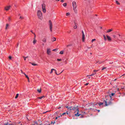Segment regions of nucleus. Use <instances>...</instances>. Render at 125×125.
Listing matches in <instances>:
<instances>
[{
  "label": "nucleus",
  "instance_id": "f257e3e1",
  "mask_svg": "<svg viewBox=\"0 0 125 125\" xmlns=\"http://www.w3.org/2000/svg\"><path fill=\"white\" fill-rule=\"evenodd\" d=\"M73 110H76L77 111V113L76 114H75V115L77 116H79L80 115V114H79V111L78 108V106H76L75 107H73Z\"/></svg>",
  "mask_w": 125,
  "mask_h": 125
},
{
  "label": "nucleus",
  "instance_id": "f03ea898",
  "mask_svg": "<svg viewBox=\"0 0 125 125\" xmlns=\"http://www.w3.org/2000/svg\"><path fill=\"white\" fill-rule=\"evenodd\" d=\"M37 15L39 19L41 20L42 19V13L41 11L39 10L37 11Z\"/></svg>",
  "mask_w": 125,
  "mask_h": 125
},
{
  "label": "nucleus",
  "instance_id": "7ed1b4c3",
  "mask_svg": "<svg viewBox=\"0 0 125 125\" xmlns=\"http://www.w3.org/2000/svg\"><path fill=\"white\" fill-rule=\"evenodd\" d=\"M73 9L75 13H77V10H76V8L77 6L76 5V3L75 1H73Z\"/></svg>",
  "mask_w": 125,
  "mask_h": 125
},
{
  "label": "nucleus",
  "instance_id": "20e7f679",
  "mask_svg": "<svg viewBox=\"0 0 125 125\" xmlns=\"http://www.w3.org/2000/svg\"><path fill=\"white\" fill-rule=\"evenodd\" d=\"M104 102L105 103V106H107L111 104H112L111 102L110 101H109L108 102H107L106 100H104Z\"/></svg>",
  "mask_w": 125,
  "mask_h": 125
},
{
  "label": "nucleus",
  "instance_id": "39448f33",
  "mask_svg": "<svg viewBox=\"0 0 125 125\" xmlns=\"http://www.w3.org/2000/svg\"><path fill=\"white\" fill-rule=\"evenodd\" d=\"M42 11L44 13H45L46 12L45 9V4L43 3L42 5Z\"/></svg>",
  "mask_w": 125,
  "mask_h": 125
},
{
  "label": "nucleus",
  "instance_id": "423d86ee",
  "mask_svg": "<svg viewBox=\"0 0 125 125\" xmlns=\"http://www.w3.org/2000/svg\"><path fill=\"white\" fill-rule=\"evenodd\" d=\"M49 23L50 25V28L51 31H52V22L51 20L49 21Z\"/></svg>",
  "mask_w": 125,
  "mask_h": 125
},
{
  "label": "nucleus",
  "instance_id": "0eeeda50",
  "mask_svg": "<svg viewBox=\"0 0 125 125\" xmlns=\"http://www.w3.org/2000/svg\"><path fill=\"white\" fill-rule=\"evenodd\" d=\"M82 41L84 42L85 39V35L83 31H82Z\"/></svg>",
  "mask_w": 125,
  "mask_h": 125
},
{
  "label": "nucleus",
  "instance_id": "6e6552de",
  "mask_svg": "<svg viewBox=\"0 0 125 125\" xmlns=\"http://www.w3.org/2000/svg\"><path fill=\"white\" fill-rule=\"evenodd\" d=\"M10 7L11 6H7L5 8V9L6 10H9Z\"/></svg>",
  "mask_w": 125,
  "mask_h": 125
},
{
  "label": "nucleus",
  "instance_id": "1a4fd4ad",
  "mask_svg": "<svg viewBox=\"0 0 125 125\" xmlns=\"http://www.w3.org/2000/svg\"><path fill=\"white\" fill-rule=\"evenodd\" d=\"M65 107L67 108L68 110H73V107L72 106L68 107V106H66Z\"/></svg>",
  "mask_w": 125,
  "mask_h": 125
},
{
  "label": "nucleus",
  "instance_id": "9d476101",
  "mask_svg": "<svg viewBox=\"0 0 125 125\" xmlns=\"http://www.w3.org/2000/svg\"><path fill=\"white\" fill-rule=\"evenodd\" d=\"M36 37V35H35V37L34 38V39H33L34 40L33 41V43L34 44H35L36 43V42H37V40H35Z\"/></svg>",
  "mask_w": 125,
  "mask_h": 125
},
{
  "label": "nucleus",
  "instance_id": "9b49d317",
  "mask_svg": "<svg viewBox=\"0 0 125 125\" xmlns=\"http://www.w3.org/2000/svg\"><path fill=\"white\" fill-rule=\"evenodd\" d=\"M50 49L49 48H48L47 49V53L48 55L50 54V53L51 52V51H50Z\"/></svg>",
  "mask_w": 125,
  "mask_h": 125
},
{
  "label": "nucleus",
  "instance_id": "f8f14e48",
  "mask_svg": "<svg viewBox=\"0 0 125 125\" xmlns=\"http://www.w3.org/2000/svg\"><path fill=\"white\" fill-rule=\"evenodd\" d=\"M106 36L107 39L109 41H111V38L109 36L107 35H106Z\"/></svg>",
  "mask_w": 125,
  "mask_h": 125
},
{
  "label": "nucleus",
  "instance_id": "ddd939ff",
  "mask_svg": "<svg viewBox=\"0 0 125 125\" xmlns=\"http://www.w3.org/2000/svg\"><path fill=\"white\" fill-rule=\"evenodd\" d=\"M32 125H38V124L36 122H34L32 124Z\"/></svg>",
  "mask_w": 125,
  "mask_h": 125
},
{
  "label": "nucleus",
  "instance_id": "4468645a",
  "mask_svg": "<svg viewBox=\"0 0 125 125\" xmlns=\"http://www.w3.org/2000/svg\"><path fill=\"white\" fill-rule=\"evenodd\" d=\"M113 31V29H111L108 30L106 32L107 33H109L110 32Z\"/></svg>",
  "mask_w": 125,
  "mask_h": 125
},
{
  "label": "nucleus",
  "instance_id": "2eb2a0df",
  "mask_svg": "<svg viewBox=\"0 0 125 125\" xmlns=\"http://www.w3.org/2000/svg\"><path fill=\"white\" fill-rule=\"evenodd\" d=\"M74 23H75V26L74 27V29H76L77 28V23H76L75 22H74Z\"/></svg>",
  "mask_w": 125,
  "mask_h": 125
},
{
  "label": "nucleus",
  "instance_id": "dca6fc26",
  "mask_svg": "<svg viewBox=\"0 0 125 125\" xmlns=\"http://www.w3.org/2000/svg\"><path fill=\"white\" fill-rule=\"evenodd\" d=\"M42 41L44 42H46V39L45 38H43L42 40Z\"/></svg>",
  "mask_w": 125,
  "mask_h": 125
},
{
  "label": "nucleus",
  "instance_id": "f3484780",
  "mask_svg": "<svg viewBox=\"0 0 125 125\" xmlns=\"http://www.w3.org/2000/svg\"><path fill=\"white\" fill-rule=\"evenodd\" d=\"M96 72H94L92 74L90 75H87V76H91L93 75H94V74H96Z\"/></svg>",
  "mask_w": 125,
  "mask_h": 125
},
{
  "label": "nucleus",
  "instance_id": "a211bd4d",
  "mask_svg": "<svg viewBox=\"0 0 125 125\" xmlns=\"http://www.w3.org/2000/svg\"><path fill=\"white\" fill-rule=\"evenodd\" d=\"M52 41L53 42L54 41H56V39L55 38L53 37L52 39Z\"/></svg>",
  "mask_w": 125,
  "mask_h": 125
},
{
  "label": "nucleus",
  "instance_id": "6ab92c4d",
  "mask_svg": "<svg viewBox=\"0 0 125 125\" xmlns=\"http://www.w3.org/2000/svg\"><path fill=\"white\" fill-rule=\"evenodd\" d=\"M115 94V93H112L111 94H110V97H111L112 96H113L114 94Z\"/></svg>",
  "mask_w": 125,
  "mask_h": 125
},
{
  "label": "nucleus",
  "instance_id": "aec40b11",
  "mask_svg": "<svg viewBox=\"0 0 125 125\" xmlns=\"http://www.w3.org/2000/svg\"><path fill=\"white\" fill-rule=\"evenodd\" d=\"M22 57H23V58H24V60L25 61L26 60V58H28V56H27L26 57H25L24 56H23Z\"/></svg>",
  "mask_w": 125,
  "mask_h": 125
},
{
  "label": "nucleus",
  "instance_id": "412c9836",
  "mask_svg": "<svg viewBox=\"0 0 125 125\" xmlns=\"http://www.w3.org/2000/svg\"><path fill=\"white\" fill-rule=\"evenodd\" d=\"M104 103H98L99 105V106H100L101 105H102Z\"/></svg>",
  "mask_w": 125,
  "mask_h": 125
},
{
  "label": "nucleus",
  "instance_id": "4be33fe9",
  "mask_svg": "<svg viewBox=\"0 0 125 125\" xmlns=\"http://www.w3.org/2000/svg\"><path fill=\"white\" fill-rule=\"evenodd\" d=\"M37 91L39 93H40L41 92V89H38Z\"/></svg>",
  "mask_w": 125,
  "mask_h": 125
},
{
  "label": "nucleus",
  "instance_id": "5701e85b",
  "mask_svg": "<svg viewBox=\"0 0 125 125\" xmlns=\"http://www.w3.org/2000/svg\"><path fill=\"white\" fill-rule=\"evenodd\" d=\"M53 70H54L55 71V70L54 69H52L51 70V71L50 73H52Z\"/></svg>",
  "mask_w": 125,
  "mask_h": 125
},
{
  "label": "nucleus",
  "instance_id": "b1692460",
  "mask_svg": "<svg viewBox=\"0 0 125 125\" xmlns=\"http://www.w3.org/2000/svg\"><path fill=\"white\" fill-rule=\"evenodd\" d=\"M67 114V115H68V113H67V112H66V113H63L62 115H65V114Z\"/></svg>",
  "mask_w": 125,
  "mask_h": 125
},
{
  "label": "nucleus",
  "instance_id": "393cba45",
  "mask_svg": "<svg viewBox=\"0 0 125 125\" xmlns=\"http://www.w3.org/2000/svg\"><path fill=\"white\" fill-rule=\"evenodd\" d=\"M19 95V94H16V96L15 97V98L16 99L18 97Z\"/></svg>",
  "mask_w": 125,
  "mask_h": 125
},
{
  "label": "nucleus",
  "instance_id": "a878e982",
  "mask_svg": "<svg viewBox=\"0 0 125 125\" xmlns=\"http://www.w3.org/2000/svg\"><path fill=\"white\" fill-rule=\"evenodd\" d=\"M31 63L32 65H33L35 66L37 65V64H35L34 63Z\"/></svg>",
  "mask_w": 125,
  "mask_h": 125
},
{
  "label": "nucleus",
  "instance_id": "bb28decb",
  "mask_svg": "<svg viewBox=\"0 0 125 125\" xmlns=\"http://www.w3.org/2000/svg\"><path fill=\"white\" fill-rule=\"evenodd\" d=\"M102 62H101V61H98L97 62V63H98L99 64H101Z\"/></svg>",
  "mask_w": 125,
  "mask_h": 125
},
{
  "label": "nucleus",
  "instance_id": "cd10ccee",
  "mask_svg": "<svg viewBox=\"0 0 125 125\" xmlns=\"http://www.w3.org/2000/svg\"><path fill=\"white\" fill-rule=\"evenodd\" d=\"M23 74H24L25 75V77L26 78H27V79H28V78H29V77H28V76L25 73H23Z\"/></svg>",
  "mask_w": 125,
  "mask_h": 125
},
{
  "label": "nucleus",
  "instance_id": "c85d7f7f",
  "mask_svg": "<svg viewBox=\"0 0 125 125\" xmlns=\"http://www.w3.org/2000/svg\"><path fill=\"white\" fill-rule=\"evenodd\" d=\"M97 104L96 103L95 104H91V105H92V106H94L96 105H97Z\"/></svg>",
  "mask_w": 125,
  "mask_h": 125
},
{
  "label": "nucleus",
  "instance_id": "c756f323",
  "mask_svg": "<svg viewBox=\"0 0 125 125\" xmlns=\"http://www.w3.org/2000/svg\"><path fill=\"white\" fill-rule=\"evenodd\" d=\"M66 5L67 4L66 3H64L63 4V5L65 7L66 6Z\"/></svg>",
  "mask_w": 125,
  "mask_h": 125
},
{
  "label": "nucleus",
  "instance_id": "7c9ffc66",
  "mask_svg": "<svg viewBox=\"0 0 125 125\" xmlns=\"http://www.w3.org/2000/svg\"><path fill=\"white\" fill-rule=\"evenodd\" d=\"M11 18L10 17H9L8 21L9 22H10L11 21Z\"/></svg>",
  "mask_w": 125,
  "mask_h": 125
},
{
  "label": "nucleus",
  "instance_id": "2f4dec72",
  "mask_svg": "<svg viewBox=\"0 0 125 125\" xmlns=\"http://www.w3.org/2000/svg\"><path fill=\"white\" fill-rule=\"evenodd\" d=\"M44 96H41L40 97H38V98H39L40 99H41L43 97H44Z\"/></svg>",
  "mask_w": 125,
  "mask_h": 125
},
{
  "label": "nucleus",
  "instance_id": "473e14b6",
  "mask_svg": "<svg viewBox=\"0 0 125 125\" xmlns=\"http://www.w3.org/2000/svg\"><path fill=\"white\" fill-rule=\"evenodd\" d=\"M59 53L61 54H62L63 53V51H61Z\"/></svg>",
  "mask_w": 125,
  "mask_h": 125
},
{
  "label": "nucleus",
  "instance_id": "72a5a7b5",
  "mask_svg": "<svg viewBox=\"0 0 125 125\" xmlns=\"http://www.w3.org/2000/svg\"><path fill=\"white\" fill-rule=\"evenodd\" d=\"M9 26V25L8 24H7L6 25V28H5V29H7V27L8 26Z\"/></svg>",
  "mask_w": 125,
  "mask_h": 125
},
{
  "label": "nucleus",
  "instance_id": "f704fd0d",
  "mask_svg": "<svg viewBox=\"0 0 125 125\" xmlns=\"http://www.w3.org/2000/svg\"><path fill=\"white\" fill-rule=\"evenodd\" d=\"M116 3L118 4L119 5L120 4V3L118 2L117 1H116Z\"/></svg>",
  "mask_w": 125,
  "mask_h": 125
},
{
  "label": "nucleus",
  "instance_id": "c9c22d12",
  "mask_svg": "<svg viewBox=\"0 0 125 125\" xmlns=\"http://www.w3.org/2000/svg\"><path fill=\"white\" fill-rule=\"evenodd\" d=\"M63 71H62L60 73H59V74H57V72H56V70H55V73L57 74V75H59V74H60L61 73H62V72H63Z\"/></svg>",
  "mask_w": 125,
  "mask_h": 125
},
{
  "label": "nucleus",
  "instance_id": "e433bc0d",
  "mask_svg": "<svg viewBox=\"0 0 125 125\" xmlns=\"http://www.w3.org/2000/svg\"><path fill=\"white\" fill-rule=\"evenodd\" d=\"M95 40H96L95 39H93L91 41L92 42H93V41H94Z\"/></svg>",
  "mask_w": 125,
  "mask_h": 125
},
{
  "label": "nucleus",
  "instance_id": "4c0bfd02",
  "mask_svg": "<svg viewBox=\"0 0 125 125\" xmlns=\"http://www.w3.org/2000/svg\"><path fill=\"white\" fill-rule=\"evenodd\" d=\"M103 36L104 37V40H106V38L105 36L104 35Z\"/></svg>",
  "mask_w": 125,
  "mask_h": 125
},
{
  "label": "nucleus",
  "instance_id": "58836bf2",
  "mask_svg": "<svg viewBox=\"0 0 125 125\" xmlns=\"http://www.w3.org/2000/svg\"><path fill=\"white\" fill-rule=\"evenodd\" d=\"M70 14L69 13H66V16H68L69 15H70Z\"/></svg>",
  "mask_w": 125,
  "mask_h": 125
},
{
  "label": "nucleus",
  "instance_id": "ea45409f",
  "mask_svg": "<svg viewBox=\"0 0 125 125\" xmlns=\"http://www.w3.org/2000/svg\"><path fill=\"white\" fill-rule=\"evenodd\" d=\"M98 71V70H94V71H93V72H97Z\"/></svg>",
  "mask_w": 125,
  "mask_h": 125
},
{
  "label": "nucleus",
  "instance_id": "a19ab883",
  "mask_svg": "<svg viewBox=\"0 0 125 125\" xmlns=\"http://www.w3.org/2000/svg\"><path fill=\"white\" fill-rule=\"evenodd\" d=\"M30 31H31V32L32 33H33V34L34 35H36L35 34V33H34V32H32V30H31Z\"/></svg>",
  "mask_w": 125,
  "mask_h": 125
},
{
  "label": "nucleus",
  "instance_id": "79ce46f5",
  "mask_svg": "<svg viewBox=\"0 0 125 125\" xmlns=\"http://www.w3.org/2000/svg\"><path fill=\"white\" fill-rule=\"evenodd\" d=\"M57 60L58 61H61V59H57Z\"/></svg>",
  "mask_w": 125,
  "mask_h": 125
},
{
  "label": "nucleus",
  "instance_id": "37998d69",
  "mask_svg": "<svg viewBox=\"0 0 125 125\" xmlns=\"http://www.w3.org/2000/svg\"><path fill=\"white\" fill-rule=\"evenodd\" d=\"M72 45L71 44H69L67 46V47H69L70 46H71Z\"/></svg>",
  "mask_w": 125,
  "mask_h": 125
},
{
  "label": "nucleus",
  "instance_id": "c03bdc74",
  "mask_svg": "<svg viewBox=\"0 0 125 125\" xmlns=\"http://www.w3.org/2000/svg\"><path fill=\"white\" fill-rule=\"evenodd\" d=\"M9 58L10 59H11V56H9Z\"/></svg>",
  "mask_w": 125,
  "mask_h": 125
},
{
  "label": "nucleus",
  "instance_id": "a18cd8bd",
  "mask_svg": "<svg viewBox=\"0 0 125 125\" xmlns=\"http://www.w3.org/2000/svg\"><path fill=\"white\" fill-rule=\"evenodd\" d=\"M20 19H23V18L21 16H20Z\"/></svg>",
  "mask_w": 125,
  "mask_h": 125
},
{
  "label": "nucleus",
  "instance_id": "49530a36",
  "mask_svg": "<svg viewBox=\"0 0 125 125\" xmlns=\"http://www.w3.org/2000/svg\"><path fill=\"white\" fill-rule=\"evenodd\" d=\"M113 37H114V38H115V37H116V36L115 35H113Z\"/></svg>",
  "mask_w": 125,
  "mask_h": 125
},
{
  "label": "nucleus",
  "instance_id": "de8ad7c7",
  "mask_svg": "<svg viewBox=\"0 0 125 125\" xmlns=\"http://www.w3.org/2000/svg\"><path fill=\"white\" fill-rule=\"evenodd\" d=\"M61 1L62 2H64L63 0H61Z\"/></svg>",
  "mask_w": 125,
  "mask_h": 125
},
{
  "label": "nucleus",
  "instance_id": "09e8293b",
  "mask_svg": "<svg viewBox=\"0 0 125 125\" xmlns=\"http://www.w3.org/2000/svg\"><path fill=\"white\" fill-rule=\"evenodd\" d=\"M106 68V67H104V68H103V69H102V70H103L104 69Z\"/></svg>",
  "mask_w": 125,
  "mask_h": 125
},
{
  "label": "nucleus",
  "instance_id": "8fccbe9b",
  "mask_svg": "<svg viewBox=\"0 0 125 125\" xmlns=\"http://www.w3.org/2000/svg\"><path fill=\"white\" fill-rule=\"evenodd\" d=\"M89 84V83H86L85 84V85H87Z\"/></svg>",
  "mask_w": 125,
  "mask_h": 125
},
{
  "label": "nucleus",
  "instance_id": "3c124183",
  "mask_svg": "<svg viewBox=\"0 0 125 125\" xmlns=\"http://www.w3.org/2000/svg\"><path fill=\"white\" fill-rule=\"evenodd\" d=\"M57 50V49H53V51H56Z\"/></svg>",
  "mask_w": 125,
  "mask_h": 125
},
{
  "label": "nucleus",
  "instance_id": "603ef678",
  "mask_svg": "<svg viewBox=\"0 0 125 125\" xmlns=\"http://www.w3.org/2000/svg\"><path fill=\"white\" fill-rule=\"evenodd\" d=\"M28 80V81L29 82H30V80H29V78H28V79H27Z\"/></svg>",
  "mask_w": 125,
  "mask_h": 125
},
{
  "label": "nucleus",
  "instance_id": "864d4df0",
  "mask_svg": "<svg viewBox=\"0 0 125 125\" xmlns=\"http://www.w3.org/2000/svg\"><path fill=\"white\" fill-rule=\"evenodd\" d=\"M113 63V62H110L109 63L110 64H112V63Z\"/></svg>",
  "mask_w": 125,
  "mask_h": 125
},
{
  "label": "nucleus",
  "instance_id": "5fc2aeb1",
  "mask_svg": "<svg viewBox=\"0 0 125 125\" xmlns=\"http://www.w3.org/2000/svg\"><path fill=\"white\" fill-rule=\"evenodd\" d=\"M62 116V115H61L60 116H58V117H58V118H59V117H60V116Z\"/></svg>",
  "mask_w": 125,
  "mask_h": 125
},
{
  "label": "nucleus",
  "instance_id": "6e6d98bb",
  "mask_svg": "<svg viewBox=\"0 0 125 125\" xmlns=\"http://www.w3.org/2000/svg\"><path fill=\"white\" fill-rule=\"evenodd\" d=\"M58 118V117H56L55 118V119L57 120Z\"/></svg>",
  "mask_w": 125,
  "mask_h": 125
},
{
  "label": "nucleus",
  "instance_id": "4d7b16f0",
  "mask_svg": "<svg viewBox=\"0 0 125 125\" xmlns=\"http://www.w3.org/2000/svg\"><path fill=\"white\" fill-rule=\"evenodd\" d=\"M48 112V111H46V112H43V114H45V113H46V112Z\"/></svg>",
  "mask_w": 125,
  "mask_h": 125
},
{
  "label": "nucleus",
  "instance_id": "13d9d810",
  "mask_svg": "<svg viewBox=\"0 0 125 125\" xmlns=\"http://www.w3.org/2000/svg\"><path fill=\"white\" fill-rule=\"evenodd\" d=\"M18 45H19V43H18L17 45V47L18 46Z\"/></svg>",
  "mask_w": 125,
  "mask_h": 125
},
{
  "label": "nucleus",
  "instance_id": "bf43d9fd",
  "mask_svg": "<svg viewBox=\"0 0 125 125\" xmlns=\"http://www.w3.org/2000/svg\"><path fill=\"white\" fill-rule=\"evenodd\" d=\"M21 72L22 73H23L22 71L21 70Z\"/></svg>",
  "mask_w": 125,
  "mask_h": 125
},
{
  "label": "nucleus",
  "instance_id": "052dcab7",
  "mask_svg": "<svg viewBox=\"0 0 125 125\" xmlns=\"http://www.w3.org/2000/svg\"><path fill=\"white\" fill-rule=\"evenodd\" d=\"M61 108V107L60 106L58 108V109H60Z\"/></svg>",
  "mask_w": 125,
  "mask_h": 125
},
{
  "label": "nucleus",
  "instance_id": "680f3d73",
  "mask_svg": "<svg viewBox=\"0 0 125 125\" xmlns=\"http://www.w3.org/2000/svg\"><path fill=\"white\" fill-rule=\"evenodd\" d=\"M56 1H59L60 0H55Z\"/></svg>",
  "mask_w": 125,
  "mask_h": 125
},
{
  "label": "nucleus",
  "instance_id": "e2e57ef3",
  "mask_svg": "<svg viewBox=\"0 0 125 125\" xmlns=\"http://www.w3.org/2000/svg\"><path fill=\"white\" fill-rule=\"evenodd\" d=\"M124 75H125V74H124L122 75V76H124Z\"/></svg>",
  "mask_w": 125,
  "mask_h": 125
},
{
  "label": "nucleus",
  "instance_id": "0e129e2a",
  "mask_svg": "<svg viewBox=\"0 0 125 125\" xmlns=\"http://www.w3.org/2000/svg\"><path fill=\"white\" fill-rule=\"evenodd\" d=\"M116 79H115L114 80V81H116Z\"/></svg>",
  "mask_w": 125,
  "mask_h": 125
},
{
  "label": "nucleus",
  "instance_id": "69168bd1",
  "mask_svg": "<svg viewBox=\"0 0 125 125\" xmlns=\"http://www.w3.org/2000/svg\"><path fill=\"white\" fill-rule=\"evenodd\" d=\"M97 111H98V112H99L100 111V110H97Z\"/></svg>",
  "mask_w": 125,
  "mask_h": 125
},
{
  "label": "nucleus",
  "instance_id": "338daca9",
  "mask_svg": "<svg viewBox=\"0 0 125 125\" xmlns=\"http://www.w3.org/2000/svg\"><path fill=\"white\" fill-rule=\"evenodd\" d=\"M89 76L88 78H90V76Z\"/></svg>",
  "mask_w": 125,
  "mask_h": 125
},
{
  "label": "nucleus",
  "instance_id": "774afa93",
  "mask_svg": "<svg viewBox=\"0 0 125 125\" xmlns=\"http://www.w3.org/2000/svg\"><path fill=\"white\" fill-rule=\"evenodd\" d=\"M118 35H119V36H120V34H118Z\"/></svg>",
  "mask_w": 125,
  "mask_h": 125
}]
</instances>
